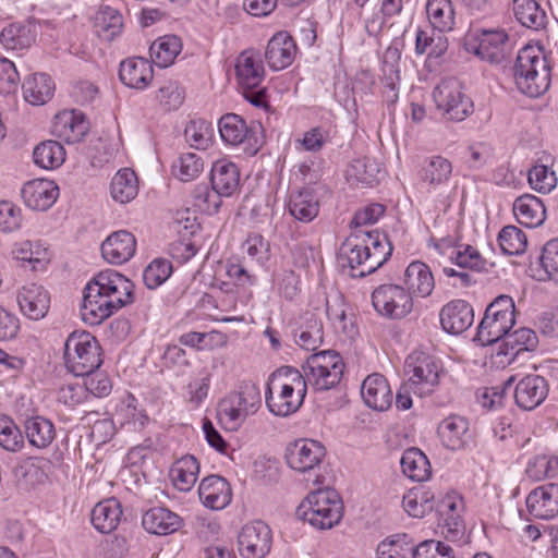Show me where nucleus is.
<instances>
[{"label": "nucleus", "instance_id": "obj_40", "mask_svg": "<svg viewBox=\"0 0 558 558\" xmlns=\"http://www.w3.org/2000/svg\"><path fill=\"white\" fill-rule=\"evenodd\" d=\"M54 133L68 143H75L82 140L88 128L82 114L62 112L56 116Z\"/></svg>", "mask_w": 558, "mask_h": 558}, {"label": "nucleus", "instance_id": "obj_26", "mask_svg": "<svg viewBox=\"0 0 558 558\" xmlns=\"http://www.w3.org/2000/svg\"><path fill=\"white\" fill-rule=\"evenodd\" d=\"M361 395L365 404L376 411H385L392 403V391L381 374L368 375L361 387Z\"/></svg>", "mask_w": 558, "mask_h": 558}, {"label": "nucleus", "instance_id": "obj_48", "mask_svg": "<svg viewBox=\"0 0 558 558\" xmlns=\"http://www.w3.org/2000/svg\"><path fill=\"white\" fill-rule=\"evenodd\" d=\"M365 246L369 247V263L371 268L376 271L381 267L391 256L392 245L388 240V236L378 231L364 232L362 239Z\"/></svg>", "mask_w": 558, "mask_h": 558}, {"label": "nucleus", "instance_id": "obj_13", "mask_svg": "<svg viewBox=\"0 0 558 558\" xmlns=\"http://www.w3.org/2000/svg\"><path fill=\"white\" fill-rule=\"evenodd\" d=\"M360 231H354L341 244L338 253V259L342 267L348 266L351 269L352 277L363 278L374 272L371 268L369 247L360 242Z\"/></svg>", "mask_w": 558, "mask_h": 558}, {"label": "nucleus", "instance_id": "obj_19", "mask_svg": "<svg viewBox=\"0 0 558 558\" xmlns=\"http://www.w3.org/2000/svg\"><path fill=\"white\" fill-rule=\"evenodd\" d=\"M526 507L534 518H555L558 514V484L550 483L533 489L526 497Z\"/></svg>", "mask_w": 558, "mask_h": 558}, {"label": "nucleus", "instance_id": "obj_22", "mask_svg": "<svg viewBox=\"0 0 558 558\" xmlns=\"http://www.w3.org/2000/svg\"><path fill=\"white\" fill-rule=\"evenodd\" d=\"M136 240L125 230L111 233L101 244V255L112 265H121L128 262L135 253Z\"/></svg>", "mask_w": 558, "mask_h": 558}, {"label": "nucleus", "instance_id": "obj_36", "mask_svg": "<svg viewBox=\"0 0 558 558\" xmlns=\"http://www.w3.org/2000/svg\"><path fill=\"white\" fill-rule=\"evenodd\" d=\"M426 15L434 31L450 32L456 23V13L451 0H427Z\"/></svg>", "mask_w": 558, "mask_h": 558}, {"label": "nucleus", "instance_id": "obj_33", "mask_svg": "<svg viewBox=\"0 0 558 558\" xmlns=\"http://www.w3.org/2000/svg\"><path fill=\"white\" fill-rule=\"evenodd\" d=\"M239 185V171L233 162L218 161L211 166V191L231 196Z\"/></svg>", "mask_w": 558, "mask_h": 558}, {"label": "nucleus", "instance_id": "obj_43", "mask_svg": "<svg viewBox=\"0 0 558 558\" xmlns=\"http://www.w3.org/2000/svg\"><path fill=\"white\" fill-rule=\"evenodd\" d=\"M122 27L123 17L118 9L100 7L95 17V32L98 37L110 41L121 34Z\"/></svg>", "mask_w": 558, "mask_h": 558}, {"label": "nucleus", "instance_id": "obj_3", "mask_svg": "<svg viewBox=\"0 0 558 558\" xmlns=\"http://www.w3.org/2000/svg\"><path fill=\"white\" fill-rule=\"evenodd\" d=\"M550 78V63L539 46L526 45L519 50L514 63V82L521 93L538 97L548 90Z\"/></svg>", "mask_w": 558, "mask_h": 558}, {"label": "nucleus", "instance_id": "obj_49", "mask_svg": "<svg viewBox=\"0 0 558 558\" xmlns=\"http://www.w3.org/2000/svg\"><path fill=\"white\" fill-rule=\"evenodd\" d=\"M517 20L525 27L538 31L546 24V13L535 0H513Z\"/></svg>", "mask_w": 558, "mask_h": 558}, {"label": "nucleus", "instance_id": "obj_21", "mask_svg": "<svg viewBox=\"0 0 558 558\" xmlns=\"http://www.w3.org/2000/svg\"><path fill=\"white\" fill-rule=\"evenodd\" d=\"M17 303L22 313L33 320L44 318L50 307V295L39 284L29 283L24 286L17 293Z\"/></svg>", "mask_w": 558, "mask_h": 558}, {"label": "nucleus", "instance_id": "obj_27", "mask_svg": "<svg viewBox=\"0 0 558 558\" xmlns=\"http://www.w3.org/2000/svg\"><path fill=\"white\" fill-rule=\"evenodd\" d=\"M119 77L130 88L145 89L154 77L153 65L141 57L125 59L120 63Z\"/></svg>", "mask_w": 558, "mask_h": 558}, {"label": "nucleus", "instance_id": "obj_24", "mask_svg": "<svg viewBox=\"0 0 558 558\" xmlns=\"http://www.w3.org/2000/svg\"><path fill=\"white\" fill-rule=\"evenodd\" d=\"M461 227V215L459 218H450L438 215L434 221V232L429 238V246H433L440 254H445L447 248L459 247L458 242L461 240L459 233Z\"/></svg>", "mask_w": 558, "mask_h": 558}, {"label": "nucleus", "instance_id": "obj_58", "mask_svg": "<svg viewBox=\"0 0 558 558\" xmlns=\"http://www.w3.org/2000/svg\"><path fill=\"white\" fill-rule=\"evenodd\" d=\"M171 272V263L167 259L157 258L145 268L143 280L148 289H156L170 277Z\"/></svg>", "mask_w": 558, "mask_h": 558}, {"label": "nucleus", "instance_id": "obj_9", "mask_svg": "<svg viewBox=\"0 0 558 558\" xmlns=\"http://www.w3.org/2000/svg\"><path fill=\"white\" fill-rule=\"evenodd\" d=\"M509 36L505 29H470L465 35V47L482 60L501 63L507 58Z\"/></svg>", "mask_w": 558, "mask_h": 558}, {"label": "nucleus", "instance_id": "obj_32", "mask_svg": "<svg viewBox=\"0 0 558 558\" xmlns=\"http://www.w3.org/2000/svg\"><path fill=\"white\" fill-rule=\"evenodd\" d=\"M58 192L52 182H28L22 189V196L28 209H49L57 201Z\"/></svg>", "mask_w": 558, "mask_h": 558}, {"label": "nucleus", "instance_id": "obj_35", "mask_svg": "<svg viewBox=\"0 0 558 558\" xmlns=\"http://www.w3.org/2000/svg\"><path fill=\"white\" fill-rule=\"evenodd\" d=\"M381 173L380 165L373 158L353 159L345 170V179L351 185H372Z\"/></svg>", "mask_w": 558, "mask_h": 558}, {"label": "nucleus", "instance_id": "obj_41", "mask_svg": "<svg viewBox=\"0 0 558 558\" xmlns=\"http://www.w3.org/2000/svg\"><path fill=\"white\" fill-rule=\"evenodd\" d=\"M122 511L116 499L98 502L92 510V523L100 533H110L119 524Z\"/></svg>", "mask_w": 558, "mask_h": 558}, {"label": "nucleus", "instance_id": "obj_62", "mask_svg": "<svg viewBox=\"0 0 558 558\" xmlns=\"http://www.w3.org/2000/svg\"><path fill=\"white\" fill-rule=\"evenodd\" d=\"M413 558H454L451 546L435 539L415 544Z\"/></svg>", "mask_w": 558, "mask_h": 558}, {"label": "nucleus", "instance_id": "obj_34", "mask_svg": "<svg viewBox=\"0 0 558 558\" xmlns=\"http://www.w3.org/2000/svg\"><path fill=\"white\" fill-rule=\"evenodd\" d=\"M54 88L51 77L45 73L28 76L22 85L24 99L34 106H40L50 100Z\"/></svg>", "mask_w": 558, "mask_h": 558}, {"label": "nucleus", "instance_id": "obj_37", "mask_svg": "<svg viewBox=\"0 0 558 558\" xmlns=\"http://www.w3.org/2000/svg\"><path fill=\"white\" fill-rule=\"evenodd\" d=\"M218 131L226 144L235 146L251 138L253 128H248L242 117L227 113L219 119Z\"/></svg>", "mask_w": 558, "mask_h": 558}, {"label": "nucleus", "instance_id": "obj_57", "mask_svg": "<svg viewBox=\"0 0 558 558\" xmlns=\"http://www.w3.org/2000/svg\"><path fill=\"white\" fill-rule=\"evenodd\" d=\"M185 98L183 88L177 82H166L157 92L156 99L165 111L177 110Z\"/></svg>", "mask_w": 558, "mask_h": 558}, {"label": "nucleus", "instance_id": "obj_51", "mask_svg": "<svg viewBox=\"0 0 558 558\" xmlns=\"http://www.w3.org/2000/svg\"><path fill=\"white\" fill-rule=\"evenodd\" d=\"M451 173V162L441 156H434L425 161L421 170V178L430 185H440L450 179Z\"/></svg>", "mask_w": 558, "mask_h": 558}, {"label": "nucleus", "instance_id": "obj_18", "mask_svg": "<svg viewBox=\"0 0 558 558\" xmlns=\"http://www.w3.org/2000/svg\"><path fill=\"white\" fill-rule=\"evenodd\" d=\"M549 392V385L545 377L526 375L515 385L514 400L519 408L532 411L539 407Z\"/></svg>", "mask_w": 558, "mask_h": 558}, {"label": "nucleus", "instance_id": "obj_44", "mask_svg": "<svg viewBox=\"0 0 558 558\" xmlns=\"http://www.w3.org/2000/svg\"><path fill=\"white\" fill-rule=\"evenodd\" d=\"M538 345V337L536 332L530 328H519L513 332H508L504 338L505 355L517 357L523 352H533Z\"/></svg>", "mask_w": 558, "mask_h": 558}, {"label": "nucleus", "instance_id": "obj_54", "mask_svg": "<svg viewBox=\"0 0 558 558\" xmlns=\"http://www.w3.org/2000/svg\"><path fill=\"white\" fill-rule=\"evenodd\" d=\"M204 168L203 159L195 153L182 154L172 165L174 177L183 182L195 179Z\"/></svg>", "mask_w": 558, "mask_h": 558}, {"label": "nucleus", "instance_id": "obj_28", "mask_svg": "<svg viewBox=\"0 0 558 558\" xmlns=\"http://www.w3.org/2000/svg\"><path fill=\"white\" fill-rule=\"evenodd\" d=\"M293 336L301 348L315 351L324 340L322 319L313 312H305L299 317Z\"/></svg>", "mask_w": 558, "mask_h": 558}, {"label": "nucleus", "instance_id": "obj_31", "mask_svg": "<svg viewBox=\"0 0 558 558\" xmlns=\"http://www.w3.org/2000/svg\"><path fill=\"white\" fill-rule=\"evenodd\" d=\"M142 525L151 534L168 535L180 527L181 519L167 508L155 507L143 514Z\"/></svg>", "mask_w": 558, "mask_h": 558}, {"label": "nucleus", "instance_id": "obj_14", "mask_svg": "<svg viewBox=\"0 0 558 558\" xmlns=\"http://www.w3.org/2000/svg\"><path fill=\"white\" fill-rule=\"evenodd\" d=\"M405 373L410 375V386H417L420 392H429L439 381V367L433 356L424 353L410 354L404 364Z\"/></svg>", "mask_w": 558, "mask_h": 558}, {"label": "nucleus", "instance_id": "obj_6", "mask_svg": "<svg viewBox=\"0 0 558 558\" xmlns=\"http://www.w3.org/2000/svg\"><path fill=\"white\" fill-rule=\"evenodd\" d=\"M64 364L75 376H85L101 365L100 345L88 331H73L64 342Z\"/></svg>", "mask_w": 558, "mask_h": 558}, {"label": "nucleus", "instance_id": "obj_64", "mask_svg": "<svg viewBox=\"0 0 558 558\" xmlns=\"http://www.w3.org/2000/svg\"><path fill=\"white\" fill-rule=\"evenodd\" d=\"M538 260L548 278L558 282V238L544 245Z\"/></svg>", "mask_w": 558, "mask_h": 558}, {"label": "nucleus", "instance_id": "obj_23", "mask_svg": "<svg viewBox=\"0 0 558 558\" xmlns=\"http://www.w3.org/2000/svg\"><path fill=\"white\" fill-rule=\"evenodd\" d=\"M296 46L293 38L287 32L275 34L268 41L265 59L275 71L288 68L294 60Z\"/></svg>", "mask_w": 558, "mask_h": 558}, {"label": "nucleus", "instance_id": "obj_15", "mask_svg": "<svg viewBox=\"0 0 558 558\" xmlns=\"http://www.w3.org/2000/svg\"><path fill=\"white\" fill-rule=\"evenodd\" d=\"M325 454L326 449L319 441L298 439L288 446L286 460L291 469L304 473L319 466Z\"/></svg>", "mask_w": 558, "mask_h": 558}, {"label": "nucleus", "instance_id": "obj_12", "mask_svg": "<svg viewBox=\"0 0 558 558\" xmlns=\"http://www.w3.org/2000/svg\"><path fill=\"white\" fill-rule=\"evenodd\" d=\"M89 282L114 301L118 307L134 302V283L114 269L99 271Z\"/></svg>", "mask_w": 558, "mask_h": 558}, {"label": "nucleus", "instance_id": "obj_45", "mask_svg": "<svg viewBox=\"0 0 558 558\" xmlns=\"http://www.w3.org/2000/svg\"><path fill=\"white\" fill-rule=\"evenodd\" d=\"M182 49L181 39L175 35H166L155 40L149 54L151 61L159 68L171 65Z\"/></svg>", "mask_w": 558, "mask_h": 558}, {"label": "nucleus", "instance_id": "obj_52", "mask_svg": "<svg viewBox=\"0 0 558 558\" xmlns=\"http://www.w3.org/2000/svg\"><path fill=\"white\" fill-rule=\"evenodd\" d=\"M525 473L533 481L555 478L558 476V457L537 454L529 460Z\"/></svg>", "mask_w": 558, "mask_h": 558}, {"label": "nucleus", "instance_id": "obj_8", "mask_svg": "<svg viewBox=\"0 0 558 558\" xmlns=\"http://www.w3.org/2000/svg\"><path fill=\"white\" fill-rule=\"evenodd\" d=\"M433 98L438 111L449 121H463L473 112V101L454 78L442 80L434 88Z\"/></svg>", "mask_w": 558, "mask_h": 558}, {"label": "nucleus", "instance_id": "obj_20", "mask_svg": "<svg viewBox=\"0 0 558 558\" xmlns=\"http://www.w3.org/2000/svg\"><path fill=\"white\" fill-rule=\"evenodd\" d=\"M236 81L240 88L258 87L265 78V68L258 51L244 50L236 58Z\"/></svg>", "mask_w": 558, "mask_h": 558}, {"label": "nucleus", "instance_id": "obj_16", "mask_svg": "<svg viewBox=\"0 0 558 558\" xmlns=\"http://www.w3.org/2000/svg\"><path fill=\"white\" fill-rule=\"evenodd\" d=\"M120 308L95 284H86L81 306V316L86 324L97 326Z\"/></svg>", "mask_w": 558, "mask_h": 558}, {"label": "nucleus", "instance_id": "obj_46", "mask_svg": "<svg viewBox=\"0 0 558 558\" xmlns=\"http://www.w3.org/2000/svg\"><path fill=\"white\" fill-rule=\"evenodd\" d=\"M111 196L120 204L134 199L138 193V181L130 168L119 170L111 181Z\"/></svg>", "mask_w": 558, "mask_h": 558}, {"label": "nucleus", "instance_id": "obj_4", "mask_svg": "<svg viewBox=\"0 0 558 558\" xmlns=\"http://www.w3.org/2000/svg\"><path fill=\"white\" fill-rule=\"evenodd\" d=\"M296 513L318 530H327L338 524L343 515V505L333 489H318L311 493L299 506Z\"/></svg>", "mask_w": 558, "mask_h": 558}, {"label": "nucleus", "instance_id": "obj_60", "mask_svg": "<svg viewBox=\"0 0 558 558\" xmlns=\"http://www.w3.org/2000/svg\"><path fill=\"white\" fill-rule=\"evenodd\" d=\"M449 257L457 266L464 269L478 271L485 264L478 251L471 245H459V248L452 251Z\"/></svg>", "mask_w": 558, "mask_h": 558}, {"label": "nucleus", "instance_id": "obj_56", "mask_svg": "<svg viewBox=\"0 0 558 558\" xmlns=\"http://www.w3.org/2000/svg\"><path fill=\"white\" fill-rule=\"evenodd\" d=\"M447 39L440 35H429L426 31L418 29L415 37L416 54L427 53L430 58H439L447 50Z\"/></svg>", "mask_w": 558, "mask_h": 558}, {"label": "nucleus", "instance_id": "obj_25", "mask_svg": "<svg viewBox=\"0 0 558 558\" xmlns=\"http://www.w3.org/2000/svg\"><path fill=\"white\" fill-rule=\"evenodd\" d=\"M440 324L445 331L459 335L466 330L474 319L472 306L464 300H454L440 311Z\"/></svg>", "mask_w": 558, "mask_h": 558}, {"label": "nucleus", "instance_id": "obj_53", "mask_svg": "<svg viewBox=\"0 0 558 558\" xmlns=\"http://www.w3.org/2000/svg\"><path fill=\"white\" fill-rule=\"evenodd\" d=\"M498 243L505 255H520L525 251L527 240L515 226H506L498 234Z\"/></svg>", "mask_w": 558, "mask_h": 558}, {"label": "nucleus", "instance_id": "obj_50", "mask_svg": "<svg viewBox=\"0 0 558 558\" xmlns=\"http://www.w3.org/2000/svg\"><path fill=\"white\" fill-rule=\"evenodd\" d=\"M33 159L43 169H54L64 162L65 150L57 141H45L34 148Z\"/></svg>", "mask_w": 558, "mask_h": 558}, {"label": "nucleus", "instance_id": "obj_7", "mask_svg": "<svg viewBox=\"0 0 558 558\" xmlns=\"http://www.w3.org/2000/svg\"><path fill=\"white\" fill-rule=\"evenodd\" d=\"M344 363L333 350L311 354L302 365V377L316 391H326L337 386L343 375Z\"/></svg>", "mask_w": 558, "mask_h": 558}, {"label": "nucleus", "instance_id": "obj_47", "mask_svg": "<svg viewBox=\"0 0 558 558\" xmlns=\"http://www.w3.org/2000/svg\"><path fill=\"white\" fill-rule=\"evenodd\" d=\"M400 463L402 472L413 481L423 482L430 476V463L418 448L405 450Z\"/></svg>", "mask_w": 558, "mask_h": 558}, {"label": "nucleus", "instance_id": "obj_39", "mask_svg": "<svg viewBox=\"0 0 558 558\" xmlns=\"http://www.w3.org/2000/svg\"><path fill=\"white\" fill-rule=\"evenodd\" d=\"M26 438L33 447L47 448L56 437L53 424L43 416H31L24 421Z\"/></svg>", "mask_w": 558, "mask_h": 558}, {"label": "nucleus", "instance_id": "obj_42", "mask_svg": "<svg viewBox=\"0 0 558 558\" xmlns=\"http://www.w3.org/2000/svg\"><path fill=\"white\" fill-rule=\"evenodd\" d=\"M35 41V33L29 25L11 23L0 32V44L5 50H25Z\"/></svg>", "mask_w": 558, "mask_h": 558}, {"label": "nucleus", "instance_id": "obj_17", "mask_svg": "<svg viewBox=\"0 0 558 558\" xmlns=\"http://www.w3.org/2000/svg\"><path fill=\"white\" fill-rule=\"evenodd\" d=\"M437 435L441 445L451 451L464 450L473 440L468 418L457 414L449 415L438 424Z\"/></svg>", "mask_w": 558, "mask_h": 558}, {"label": "nucleus", "instance_id": "obj_5", "mask_svg": "<svg viewBox=\"0 0 558 558\" xmlns=\"http://www.w3.org/2000/svg\"><path fill=\"white\" fill-rule=\"evenodd\" d=\"M514 323V301L507 294H500L487 306L475 340L482 345L496 343L511 331Z\"/></svg>", "mask_w": 558, "mask_h": 558}, {"label": "nucleus", "instance_id": "obj_10", "mask_svg": "<svg viewBox=\"0 0 558 558\" xmlns=\"http://www.w3.org/2000/svg\"><path fill=\"white\" fill-rule=\"evenodd\" d=\"M375 311L389 319H402L413 310V298L399 284L385 283L372 293Z\"/></svg>", "mask_w": 558, "mask_h": 558}, {"label": "nucleus", "instance_id": "obj_38", "mask_svg": "<svg viewBox=\"0 0 558 558\" xmlns=\"http://www.w3.org/2000/svg\"><path fill=\"white\" fill-rule=\"evenodd\" d=\"M415 542L407 533L392 534L383 539L376 549L377 558H413Z\"/></svg>", "mask_w": 558, "mask_h": 558}, {"label": "nucleus", "instance_id": "obj_59", "mask_svg": "<svg viewBox=\"0 0 558 558\" xmlns=\"http://www.w3.org/2000/svg\"><path fill=\"white\" fill-rule=\"evenodd\" d=\"M191 211H175V217L169 223V228L178 235V239L191 240L201 229V223L195 216L191 217Z\"/></svg>", "mask_w": 558, "mask_h": 558}, {"label": "nucleus", "instance_id": "obj_63", "mask_svg": "<svg viewBox=\"0 0 558 558\" xmlns=\"http://www.w3.org/2000/svg\"><path fill=\"white\" fill-rule=\"evenodd\" d=\"M232 499L230 484L220 475L211 474V510L225 509Z\"/></svg>", "mask_w": 558, "mask_h": 558}, {"label": "nucleus", "instance_id": "obj_29", "mask_svg": "<svg viewBox=\"0 0 558 558\" xmlns=\"http://www.w3.org/2000/svg\"><path fill=\"white\" fill-rule=\"evenodd\" d=\"M326 314L337 332H341L350 339L357 335L355 314L342 299L327 301Z\"/></svg>", "mask_w": 558, "mask_h": 558}, {"label": "nucleus", "instance_id": "obj_55", "mask_svg": "<svg viewBox=\"0 0 558 558\" xmlns=\"http://www.w3.org/2000/svg\"><path fill=\"white\" fill-rule=\"evenodd\" d=\"M0 446L16 452L24 447V437L15 422L8 415H0Z\"/></svg>", "mask_w": 558, "mask_h": 558}, {"label": "nucleus", "instance_id": "obj_1", "mask_svg": "<svg viewBox=\"0 0 558 558\" xmlns=\"http://www.w3.org/2000/svg\"><path fill=\"white\" fill-rule=\"evenodd\" d=\"M307 385L302 373L291 366L277 369L269 377L266 405L277 416H288L303 404Z\"/></svg>", "mask_w": 558, "mask_h": 558}, {"label": "nucleus", "instance_id": "obj_61", "mask_svg": "<svg viewBox=\"0 0 558 558\" xmlns=\"http://www.w3.org/2000/svg\"><path fill=\"white\" fill-rule=\"evenodd\" d=\"M529 183L532 189L547 193L550 192L557 184V178L553 170L545 165H535L529 171Z\"/></svg>", "mask_w": 558, "mask_h": 558}, {"label": "nucleus", "instance_id": "obj_11", "mask_svg": "<svg viewBox=\"0 0 558 558\" xmlns=\"http://www.w3.org/2000/svg\"><path fill=\"white\" fill-rule=\"evenodd\" d=\"M271 530L263 521L245 524L238 535L239 551L243 558H264L271 548Z\"/></svg>", "mask_w": 558, "mask_h": 558}, {"label": "nucleus", "instance_id": "obj_2", "mask_svg": "<svg viewBox=\"0 0 558 558\" xmlns=\"http://www.w3.org/2000/svg\"><path fill=\"white\" fill-rule=\"evenodd\" d=\"M260 407L259 386L251 379H243L238 384L235 390L230 391L218 401L216 418L222 428L234 432Z\"/></svg>", "mask_w": 558, "mask_h": 558}, {"label": "nucleus", "instance_id": "obj_30", "mask_svg": "<svg viewBox=\"0 0 558 558\" xmlns=\"http://www.w3.org/2000/svg\"><path fill=\"white\" fill-rule=\"evenodd\" d=\"M404 283L407 292L413 298L428 296L435 287V281L429 267L422 262L411 263L404 272Z\"/></svg>", "mask_w": 558, "mask_h": 558}]
</instances>
